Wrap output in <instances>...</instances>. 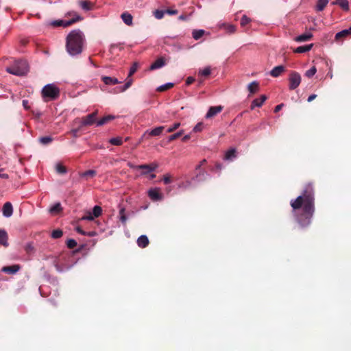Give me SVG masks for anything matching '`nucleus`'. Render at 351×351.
<instances>
[{
  "label": "nucleus",
  "instance_id": "nucleus-1",
  "mask_svg": "<svg viewBox=\"0 0 351 351\" xmlns=\"http://www.w3.org/2000/svg\"><path fill=\"white\" fill-rule=\"evenodd\" d=\"M295 212L296 221L302 228L308 226L315 213V191L311 183L306 184L302 195L290 203Z\"/></svg>",
  "mask_w": 351,
  "mask_h": 351
},
{
  "label": "nucleus",
  "instance_id": "nucleus-2",
  "mask_svg": "<svg viewBox=\"0 0 351 351\" xmlns=\"http://www.w3.org/2000/svg\"><path fill=\"white\" fill-rule=\"evenodd\" d=\"M84 41L85 37L81 30H72L67 35L66 38V49L67 52L71 56L81 53L83 51Z\"/></svg>",
  "mask_w": 351,
  "mask_h": 351
},
{
  "label": "nucleus",
  "instance_id": "nucleus-3",
  "mask_svg": "<svg viewBox=\"0 0 351 351\" xmlns=\"http://www.w3.org/2000/svg\"><path fill=\"white\" fill-rule=\"evenodd\" d=\"M6 71L15 75H23L29 71L28 64L24 60H15L11 66L6 68Z\"/></svg>",
  "mask_w": 351,
  "mask_h": 351
},
{
  "label": "nucleus",
  "instance_id": "nucleus-4",
  "mask_svg": "<svg viewBox=\"0 0 351 351\" xmlns=\"http://www.w3.org/2000/svg\"><path fill=\"white\" fill-rule=\"evenodd\" d=\"M60 90L53 84H47L42 90V96L45 101L54 100L59 97Z\"/></svg>",
  "mask_w": 351,
  "mask_h": 351
},
{
  "label": "nucleus",
  "instance_id": "nucleus-5",
  "mask_svg": "<svg viewBox=\"0 0 351 351\" xmlns=\"http://www.w3.org/2000/svg\"><path fill=\"white\" fill-rule=\"evenodd\" d=\"M74 18L71 20H56L51 22V25L53 27H60L62 26L64 27L70 26L71 25L75 23L77 21H79L82 19L81 16H80L76 12L73 13Z\"/></svg>",
  "mask_w": 351,
  "mask_h": 351
},
{
  "label": "nucleus",
  "instance_id": "nucleus-6",
  "mask_svg": "<svg viewBox=\"0 0 351 351\" xmlns=\"http://www.w3.org/2000/svg\"><path fill=\"white\" fill-rule=\"evenodd\" d=\"M289 89L294 90L299 86L301 83V76L296 71H291L289 75Z\"/></svg>",
  "mask_w": 351,
  "mask_h": 351
},
{
  "label": "nucleus",
  "instance_id": "nucleus-7",
  "mask_svg": "<svg viewBox=\"0 0 351 351\" xmlns=\"http://www.w3.org/2000/svg\"><path fill=\"white\" fill-rule=\"evenodd\" d=\"M165 129V126H158L152 130H146L143 135V138H148V136H160Z\"/></svg>",
  "mask_w": 351,
  "mask_h": 351
},
{
  "label": "nucleus",
  "instance_id": "nucleus-8",
  "mask_svg": "<svg viewBox=\"0 0 351 351\" xmlns=\"http://www.w3.org/2000/svg\"><path fill=\"white\" fill-rule=\"evenodd\" d=\"M97 112L95 111L91 114H88L87 116L82 118V126L90 125L93 124L95 121V117L97 116Z\"/></svg>",
  "mask_w": 351,
  "mask_h": 351
},
{
  "label": "nucleus",
  "instance_id": "nucleus-9",
  "mask_svg": "<svg viewBox=\"0 0 351 351\" xmlns=\"http://www.w3.org/2000/svg\"><path fill=\"white\" fill-rule=\"evenodd\" d=\"M222 110L223 106H211L209 108L205 117L206 119H211L216 116L217 114L220 113Z\"/></svg>",
  "mask_w": 351,
  "mask_h": 351
},
{
  "label": "nucleus",
  "instance_id": "nucleus-10",
  "mask_svg": "<svg viewBox=\"0 0 351 351\" xmlns=\"http://www.w3.org/2000/svg\"><path fill=\"white\" fill-rule=\"evenodd\" d=\"M158 167V165L156 163H152L149 165H141L136 167L137 169H143L144 171L143 174H147L149 172L154 171Z\"/></svg>",
  "mask_w": 351,
  "mask_h": 351
},
{
  "label": "nucleus",
  "instance_id": "nucleus-11",
  "mask_svg": "<svg viewBox=\"0 0 351 351\" xmlns=\"http://www.w3.org/2000/svg\"><path fill=\"white\" fill-rule=\"evenodd\" d=\"M149 197L154 201H160L162 199V195L160 193L158 188L150 189L148 192Z\"/></svg>",
  "mask_w": 351,
  "mask_h": 351
},
{
  "label": "nucleus",
  "instance_id": "nucleus-12",
  "mask_svg": "<svg viewBox=\"0 0 351 351\" xmlns=\"http://www.w3.org/2000/svg\"><path fill=\"white\" fill-rule=\"evenodd\" d=\"M21 269L19 265H13L10 266H4L1 269V271L9 274H15Z\"/></svg>",
  "mask_w": 351,
  "mask_h": 351
},
{
  "label": "nucleus",
  "instance_id": "nucleus-13",
  "mask_svg": "<svg viewBox=\"0 0 351 351\" xmlns=\"http://www.w3.org/2000/svg\"><path fill=\"white\" fill-rule=\"evenodd\" d=\"M12 213L13 208L12 204L9 202H5L3 206V215L6 217H10L12 216Z\"/></svg>",
  "mask_w": 351,
  "mask_h": 351
},
{
  "label": "nucleus",
  "instance_id": "nucleus-14",
  "mask_svg": "<svg viewBox=\"0 0 351 351\" xmlns=\"http://www.w3.org/2000/svg\"><path fill=\"white\" fill-rule=\"evenodd\" d=\"M165 65V58L162 57H160L158 58L155 62H154L149 67V69L153 71L158 69H160Z\"/></svg>",
  "mask_w": 351,
  "mask_h": 351
},
{
  "label": "nucleus",
  "instance_id": "nucleus-15",
  "mask_svg": "<svg viewBox=\"0 0 351 351\" xmlns=\"http://www.w3.org/2000/svg\"><path fill=\"white\" fill-rule=\"evenodd\" d=\"M266 99L267 97L265 95H262L259 98L254 99L250 106L251 110L254 109L255 107H261Z\"/></svg>",
  "mask_w": 351,
  "mask_h": 351
},
{
  "label": "nucleus",
  "instance_id": "nucleus-16",
  "mask_svg": "<svg viewBox=\"0 0 351 351\" xmlns=\"http://www.w3.org/2000/svg\"><path fill=\"white\" fill-rule=\"evenodd\" d=\"M351 36V27L349 29H343L335 35V40L339 41L342 38Z\"/></svg>",
  "mask_w": 351,
  "mask_h": 351
},
{
  "label": "nucleus",
  "instance_id": "nucleus-17",
  "mask_svg": "<svg viewBox=\"0 0 351 351\" xmlns=\"http://www.w3.org/2000/svg\"><path fill=\"white\" fill-rule=\"evenodd\" d=\"M285 71V68L282 65L275 66L271 71L270 75L274 77L280 76L283 72Z\"/></svg>",
  "mask_w": 351,
  "mask_h": 351
},
{
  "label": "nucleus",
  "instance_id": "nucleus-18",
  "mask_svg": "<svg viewBox=\"0 0 351 351\" xmlns=\"http://www.w3.org/2000/svg\"><path fill=\"white\" fill-rule=\"evenodd\" d=\"M313 36L311 33H305V34H301L298 36H296L295 38H294L293 40L298 43L306 42V41L311 40Z\"/></svg>",
  "mask_w": 351,
  "mask_h": 351
},
{
  "label": "nucleus",
  "instance_id": "nucleus-19",
  "mask_svg": "<svg viewBox=\"0 0 351 351\" xmlns=\"http://www.w3.org/2000/svg\"><path fill=\"white\" fill-rule=\"evenodd\" d=\"M149 243V239L146 235H141L137 239L138 246L141 248L146 247Z\"/></svg>",
  "mask_w": 351,
  "mask_h": 351
},
{
  "label": "nucleus",
  "instance_id": "nucleus-20",
  "mask_svg": "<svg viewBox=\"0 0 351 351\" xmlns=\"http://www.w3.org/2000/svg\"><path fill=\"white\" fill-rule=\"evenodd\" d=\"M101 80L106 85H115L120 83L116 77L108 76H103Z\"/></svg>",
  "mask_w": 351,
  "mask_h": 351
},
{
  "label": "nucleus",
  "instance_id": "nucleus-21",
  "mask_svg": "<svg viewBox=\"0 0 351 351\" xmlns=\"http://www.w3.org/2000/svg\"><path fill=\"white\" fill-rule=\"evenodd\" d=\"M8 236L5 230H0V245L8 246Z\"/></svg>",
  "mask_w": 351,
  "mask_h": 351
},
{
  "label": "nucleus",
  "instance_id": "nucleus-22",
  "mask_svg": "<svg viewBox=\"0 0 351 351\" xmlns=\"http://www.w3.org/2000/svg\"><path fill=\"white\" fill-rule=\"evenodd\" d=\"M313 47V44H309L304 46H300L293 49L294 53H303L309 51Z\"/></svg>",
  "mask_w": 351,
  "mask_h": 351
},
{
  "label": "nucleus",
  "instance_id": "nucleus-23",
  "mask_svg": "<svg viewBox=\"0 0 351 351\" xmlns=\"http://www.w3.org/2000/svg\"><path fill=\"white\" fill-rule=\"evenodd\" d=\"M332 4L338 5L345 11L349 10V2L348 0H336L332 2Z\"/></svg>",
  "mask_w": 351,
  "mask_h": 351
},
{
  "label": "nucleus",
  "instance_id": "nucleus-24",
  "mask_svg": "<svg viewBox=\"0 0 351 351\" xmlns=\"http://www.w3.org/2000/svg\"><path fill=\"white\" fill-rule=\"evenodd\" d=\"M121 18L127 25H132L133 17L130 13L127 12H123L121 14Z\"/></svg>",
  "mask_w": 351,
  "mask_h": 351
},
{
  "label": "nucleus",
  "instance_id": "nucleus-25",
  "mask_svg": "<svg viewBox=\"0 0 351 351\" xmlns=\"http://www.w3.org/2000/svg\"><path fill=\"white\" fill-rule=\"evenodd\" d=\"M207 176L208 174L204 169L200 170L196 173L195 176L193 179L196 181H205Z\"/></svg>",
  "mask_w": 351,
  "mask_h": 351
},
{
  "label": "nucleus",
  "instance_id": "nucleus-26",
  "mask_svg": "<svg viewBox=\"0 0 351 351\" xmlns=\"http://www.w3.org/2000/svg\"><path fill=\"white\" fill-rule=\"evenodd\" d=\"M237 151L235 148H231L228 149L224 156V159L227 160H232L233 158H235L237 157Z\"/></svg>",
  "mask_w": 351,
  "mask_h": 351
},
{
  "label": "nucleus",
  "instance_id": "nucleus-27",
  "mask_svg": "<svg viewBox=\"0 0 351 351\" xmlns=\"http://www.w3.org/2000/svg\"><path fill=\"white\" fill-rule=\"evenodd\" d=\"M259 84L254 81L248 85V90L251 94H254L258 90Z\"/></svg>",
  "mask_w": 351,
  "mask_h": 351
},
{
  "label": "nucleus",
  "instance_id": "nucleus-28",
  "mask_svg": "<svg viewBox=\"0 0 351 351\" xmlns=\"http://www.w3.org/2000/svg\"><path fill=\"white\" fill-rule=\"evenodd\" d=\"M114 119V117L112 115L105 116L97 121V125L98 126L103 125L108 123L110 121L113 120Z\"/></svg>",
  "mask_w": 351,
  "mask_h": 351
},
{
  "label": "nucleus",
  "instance_id": "nucleus-29",
  "mask_svg": "<svg viewBox=\"0 0 351 351\" xmlns=\"http://www.w3.org/2000/svg\"><path fill=\"white\" fill-rule=\"evenodd\" d=\"M328 1L329 0H317L316 10L317 11H322L328 4Z\"/></svg>",
  "mask_w": 351,
  "mask_h": 351
},
{
  "label": "nucleus",
  "instance_id": "nucleus-30",
  "mask_svg": "<svg viewBox=\"0 0 351 351\" xmlns=\"http://www.w3.org/2000/svg\"><path fill=\"white\" fill-rule=\"evenodd\" d=\"M62 210V207L60 202L56 203L51 207L49 211L51 214H58Z\"/></svg>",
  "mask_w": 351,
  "mask_h": 351
},
{
  "label": "nucleus",
  "instance_id": "nucleus-31",
  "mask_svg": "<svg viewBox=\"0 0 351 351\" xmlns=\"http://www.w3.org/2000/svg\"><path fill=\"white\" fill-rule=\"evenodd\" d=\"M125 210L124 208H121L119 210V219L123 225H125L127 221V217L125 215Z\"/></svg>",
  "mask_w": 351,
  "mask_h": 351
},
{
  "label": "nucleus",
  "instance_id": "nucleus-32",
  "mask_svg": "<svg viewBox=\"0 0 351 351\" xmlns=\"http://www.w3.org/2000/svg\"><path fill=\"white\" fill-rule=\"evenodd\" d=\"M174 84L173 83H167L158 87L157 90L159 92H163L173 88Z\"/></svg>",
  "mask_w": 351,
  "mask_h": 351
},
{
  "label": "nucleus",
  "instance_id": "nucleus-33",
  "mask_svg": "<svg viewBox=\"0 0 351 351\" xmlns=\"http://www.w3.org/2000/svg\"><path fill=\"white\" fill-rule=\"evenodd\" d=\"M109 143L114 145H121L123 144V141L121 137H116L112 138L109 140Z\"/></svg>",
  "mask_w": 351,
  "mask_h": 351
},
{
  "label": "nucleus",
  "instance_id": "nucleus-34",
  "mask_svg": "<svg viewBox=\"0 0 351 351\" xmlns=\"http://www.w3.org/2000/svg\"><path fill=\"white\" fill-rule=\"evenodd\" d=\"M193 38L195 39V40H198L201 37L203 36V35L204 34V31L202 30V29H199V30H194L193 32Z\"/></svg>",
  "mask_w": 351,
  "mask_h": 351
},
{
  "label": "nucleus",
  "instance_id": "nucleus-35",
  "mask_svg": "<svg viewBox=\"0 0 351 351\" xmlns=\"http://www.w3.org/2000/svg\"><path fill=\"white\" fill-rule=\"evenodd\" d=\"M52 140L50 136H42L38 138V141L43 145H48L52 142Z\"/></svg>",
  "mask_w": 351,
  "mask_h": 351
},
{
  "label": "nucleus",
  "instance_id": "nucleus-36",
  "mask_svg": "<svg viewBox=\"0 0 351 351\" xmlns=\"http://www.w3.org/2000/svg\"><path fill=\"white\" fill-rule=\"evenodd\" d=\"M102 209L99 206H95L93 209V215L95 217H98L101 215Z\"/></svg>",
  "mask_w": 351,
  "mask_h": 351
},
{
  "label": "nucleus",
  "instance_id": "nucleus-37",
  "mask_svg": "<svg viewBox=\"0 0 351 351\" xmlns=\"http://www.w3.org/2000/svg\"><path fill=\"white\" fill-rule=\"evenodd\" d=\"M56 171L60 174H64L66 173V168L61 163H58L56 167Z\"/></svg>",
  "mask_w": 351,
  "mask_h": 351
},
{
  "label": "nucleus",
  "instance_id": "nucleus-38",
  "mask_svg": "<svg viewBox=\"0 0 351 351\" xmlns=\"http://www.w3.org/2000/svg\"><path fill=\"white\" fill-rule=\"evenodd\" d=\"M97 172L95 170H88L81 174L82 177L93 178L96 175Z\"/></svg>",
  "mask_w": 351,
  "mask_h": 351
},
{
  "label": "nucleus",
  "instance_id": "nucleus-39",
  "mask_svg": "<svg viewBox=\"0 0 351 351\" xmlns=\"http://www.w3.org/2000/svg\"><path fill=\"white\" fill-rule=\"evenodd\" d=\"M80 5L84 10H90L91 9L90 3L87 1H80Z\"/></svg>",
  "mask_w": 351,
  "mask_h": 351
},
{
  "label": "nucleus",
  "instance_id": "nucleus-40",
  "mask_svg": "<svg viewBox=\"0 0 351 351\" xmlns=\"http://www.w3.org/2000/svg\"><path fill=\"white\" fill-rule=\"evenodd\" d=\"M138 63L136 62H134L133 64L132 65V66L130 67L129 74H128V77H132V75H133L136 73V71L138 69Z\"/></svg>",
  "mask_w": 351,
  "mask_h": 351
},
{
  "label": "nucleus",
  "instance_id": "nucleus-41",
  "mask_svg": "<svg viewBox=\"0 0 351 351\" xmlns=\"http://www.w3.org/2000/svg\"><path fill=\"white\" fill-rule=\"evenodd\" d=\"M62 234H63L62 231L60 229H57L52 232L51 237L53 239H59L62 236Z\"/></svg>",
  "mask_w": 351,
  "mask_h": 351
},
{
  "label": "nucleus",
  "instance_id": "nucleus-42",
  "mask_svg": "<svg viewBox=\"0 0 351 351\" xmlns=\"http://www.w3.org/2000/svg\"><path fill=\"white\" fill-rule=\"evenodd\" d=\"M183 134V130H180L178 132H176L172 135H170L169 136V141L171 142V141H173L177 138H178L179 137H180Z\"/></svg>",
  "mask_w": 351,
  "mask_h": 351
},
{
  "label": "nucleus",
  "instance_id": "nucleus-43",
  "mask_svg": "<svg viewBox=\"0 0 351 351\" xmlns=\"http://www.w3.org/2000/svg\"><path fill=\"white\" fill-rule=\"evenodd\" d=\"M317 72V69L315 66L311 67L310 69L307 70L305 73V75L308 77H313Z\"/></svg>",
  "mask_w": 351,
  "mask_h": 351
},
{
  "label": "nucleus",
  "instance_id": "nucleus-44",
  "mask_svg": "<svg viewBox=\"0 0 351 351\" xmlns=\"http://www.w3.org/2000/svg\"><path fill=\"white\" fill-rule=\"evenodd\" d=\"M204 127V124L202 122H199L195 125V126L193 129V131L194 132H200L203 130Z\"/></svg>",
  "mask_w": 351,
  "mask_h": 351
},
{
  "label": "nucleus",
  "instance_id": "nucleus-45",
  "mask_svg": "<svg viewBox=\"0 0 351 351\" xmlns=\"http://www.w3.org/2000/svg\"><path fill=\"white\" fill-rule=\"evenodd\" d=\"M66 245L69 249H73L77 246V242L73 239H70L66 241Z\"/></svg>",
  "mask_w": 351,
  "mask_h": 351
},
{
  "label": "nucleus",
  "instance_id": "nucleus-46",
  "mask_svg": "<svg viewBox=\"0 0 351 351\" xmlns=\"http://www.w3.org/2000/svg\"><path fill=\"white\" fill-rule=\"evenodd\" d=\"M164 14H165V12L162 11V10H156L154 11V16L157 19H161L163 18L164 16Z\"/></svg>",
  "mask_w": 351,
  "mask_h": 351
},
{
  "label": "nucleus",
  "instance_id": "nucleus-47",
  "mask_svg": "<svg viewBox=\"0 0 351 351\" xmlns=\"http://www.w3.org/2000/svg\"><path fill=\"white\" fill-rule=\"evenodd\" d=\"M251 21V19L246 15H243L241 19V25L244 27Z\"/></svg>",
  "mask_w": 351,
  "mask_h": 351
},
{
  "label": "nucleus",
  "instance_id": "nucleus-48",
  "mask_svg": "<svg viewBox=\"0 0 351 351\" xmlns=\"http://www.w3.org/2000/svg\"><path fill=\"white\" fill-rule=\"evenodd\" d=\"M199 74L202 76H208L210 74V69L209 67H206L202 70H199Z\"/></svg>",
  "mask_w": 351,
  "mask_h": 351
},
{
  "label": "nucleus",
  "instance_id": "nucleus-49",
  "mask_svg": "<svg viewBox=\"0 0 351 351\" xmlns=\"http://www.w3.org/2000/svg\"><path fill=\"white\" fill-rule=\"evenodd\" d=\"M180 126V123H179V122H176V123H173V125L172 126L169 127V128L167 129V132L168 133L173 132H174L176 130H177Z\"/></svg>",
  "mask_w": 351,
  "mask_h": 351
},
{
  "label": "nucleus",
  "instance_id": "nucleus-50",
  "mask_svg": "<svg viewBox=\"0 0 351 351\" xmlns=\"http://www.w3.org/2000/svg\"><path fill=\"white\" fill-rule=\"evenodd\" d=\"M130 86H131V85H130V84H129L128 83H126V82H125V85H124V86L117 88V91H116V93H122V92H124V91H125L127 89H128Z\"/></svg>",
  "mask_w": 351,
  "mask_h": 351
},
{
  "label": "nucleus",
  "instance_id": "nucleus-51",
  "mask_svg": "<svg viewBox=\"0 0 351 351\" xmlns=\"http://www.w3.org/2000/svg\"><path fill=\"white\" fill-rule=\"evenodd\" d=\"M95 217L91 214L90 212L88 213V214L84 217H82V220H88V221H92L93 220Z\"/></svg>",
  "mask_w": 351,
  "mask_h": 351
},
{
  "label": "nucleus",
  "instance_id": "nucleus-52",
  "mask_svg": "<svg viewBox=\"0 0 351 351\" xmlns=\"http://www.w3.org/2000/svg\"><path fill=\"white\" fill-rule=\"evenodd\" d=\"M163 182L165 184H170L171 182V176L169 174H166L163 177Z\"/></svg>",
  "mask_w": 351,
  "mask_h": 351
},
{
  "label": "nucleus",
  "instance_id": "nucleus-53",
  "mask_svg": "<svg viewBox=\"0 0 351 351\" xmlns=\"http://www.w3.org/2000/svg\"><path fill=\"white\" fill-rule=\"evenodd\" d=\"M226 29L229 33H234L236 31V27L233 25H227Z\"/></svg>",
  "mask_w": 351,
  "mask_h": 351
},
{
  "label": "nucleus",
  "instance_id": "nucleus-54",
  "mask_svg": "<svg viewBox=\"0 0 351 351\" xmlns=\"http://www.w3.org/2000/svg\"><path fill=\"white\" fill-rule=\"evenodd\" d=\"M25 250L27 253H31L34 250V247L31 243H28L25 245Z\"/></svg>",
  "mask_w": 351,
  "mask_h": 351
},
{
  "label": "nucleus",
  "instance_id": "nucleus-55",
  "mask_svg": "<svg viewBox=\"0 0 351 351\" xmlns=\"http://www.w3.org/2000/svg\"><path fill=\"white\" fill-rule=\"evenodd\" d=\"M195 82V78L193 77H188L186 80V84L187 86L191 85Z\"/></svg>",
  "mask_w": 351,
  "mask_h": 351
},
{
  "label": "nucleus",
  "instance_id": "nucleus-56",
  "mask_svg": "<svg viewBox=\"0 0 351 351\" xmlns=\"http://www.w3.org/2000/svg\"><path fill=\"white\" fill-rule=\"evenodd\" d=\"M165 12L169 14H170V15H173V14H178V10H172V9H167L165 11Z\"/></svg>",
  "mask_w": 351,
  "mask_h": 351
},
{
  "label": "nucleus",
  "instance_id": "nucleus-57",
  "mask_svg": "<svg viewBox=\"0 0 351 351\" xmlns=\"http://www.w3.org/2000/svg\"><path fill=\"white\" fill-rule=\"evenodd\" d=\"M22 104H23V106L26 110H28L29 108L28 100H26V99L23 100Z\"/></svg>",
  "mask_w": 351,
  "mask_h": 351
},
{
  "label": "nucleus",
  "instance_id": "nucleus-58",
  "mask_svg": "<svg viewBox=\"0 0 351 351\" xmlns=\"http://www.w3.org/2000/svg\"><path fill=\"white\" fill-rule=\"evenodd\" d=\"M76 231H77L79 234H82V235H86V232L85 231H84V230H82L80 226H77V227L76 228Z\"/></svg>",
  "mask_w": 351,
  "mask_h": 351
},
{
  "label": "nucleus",
  "instance_id": "nucleus-59",
  "mask_svg": "<svg viewBox=\"0 0 351 351\" xmlns=\"http://www.w3.org/2000/svg\"><path fill=\"white\" fill-rule=\"evenodd\" d=\"M284 104H278L277 105L276 107H275V109H274V112H279L282 108L283 107Z\"/></svg>",
  "mask_w": 351,
  "mask_h": 351
},
{
  "label": "nucleus",
  "instance_id": "nucleus-60",
  "mask_svg": "<svg viewBox=\"0 0 351 351\" xmlns=\"http://www.w3.org/2000/svg\"><path fill=\"white\" fill-rule=\"evenodd\" d=\"M316 97H317V95H315V94L311 95L308 97L307 101H308V102H311V101H313Z\"/></svg>",
  "mask_w": 351,
  "mask_h": 351
},
{
  "label": "nucleus",
  "instance_id": "nucleus-61",
  "mask_svg": "<svg viewBox=\"0 0 351 351\" xmlns=\"http://www.w3.org/2000/svg\"><path fill=\"white\" fill-rule=\"evenodd\" d=\"M191 138V136L189 134H186L185 136H184L182 138V141L183 142H186L187 141H189V139Z\"/></svg>",
  "mask_w": 351,
  "mask_h": 351
},
{
  "label": "nucleus",
  "instance_id": "nucleus-62",
  "mask_svg": "<svg viewBox=\"0 0 351 351\" xmlns=\"http://www.w3.org/2000/svg\"><path fill=\"white\" fill-rule=\"evenodd\" d=\"M126 83H128L129 84H130L132 86V83H133V80L130 77H127L126 79Z\"/></svg>",
  "mask_w": 351,
  "mask_h": 351
},
{
  "label": "nucleus",
  "instance_id": "nucleus-63",
  "mask_svg": "<svg viewBox=\"0 0 351 351\" xmlns=\"http://www.w3.org/2000/svg\"><path fill=\"white\" fill-rule=\"evenodd\" d=\"M215 167H216L217 169L221 170L222 169V165L217 162L215 165Z\"/></svg>",
  "mask_w": 351,
  "mask_h": 351
},
{
  "label": "nucleus",
  "instance_id": "nucleus-64",
  "mask_svg": "<svg viewBox=\"0 0 351 351\" xmlns=\"http://www.w3.org/2000/svg\"><path fill=\"white\" fill-rule=\"evenodd\" d=\"M202 165L200 164L197 165L196 167H195V171H199L200 170H202L201 168H202Z\"/></svg>",
  "mask_w": 351,
  "mask_h": 351
}]
</instances>
